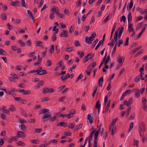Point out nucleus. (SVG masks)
Segmentation results:
<instances>
[{"label":"nucleus","instance_id":"obj_1","mask_svg":"<svg viewBox=\"0 0 147 147\" xmlns=\"http://www.w3.org/2000/svg\"><path fill=\"white\" fill-rule=\"evenodd\" d=\"M51 115H48L47 113L45 114L42 117L43 122V123L46 122L49 119L51 118Z\"/></svg>","mask_w":147,"mask_h":147},{"label":"nucleus","instance_id":"obj_2","mask_svg":"<svg viewBox=\"0 0 147 147\" xmlns=\"http://www.w3.org/2000/svg\"><path fill=\"white\" fill-rule=\"evenodd\" d=\"M94 36H91L89 38H88V36H86L85 38L86 42V43L91 44L92 43L91 41H92L94 40Z\"/></svg>","mask_w":147,"mask_h":147},{"label":"nucleus","instance_id":"obj_3","mask_svg":"<svg viewBox=\"0 0 147 147\" xmlns=\"http://www.w3.org/2000/svg\"><path fill=\"white\" fill-rule=\"evenodd\" d=\"M25 133L22 131H18L17 132V137L20 138L21 137L23 138L25 137Z\"/></svg>","mask_w":147,"mask_h":147},{"label":"nucleus","instance_id":"obj_4","mask_svg":"<svg viewBox=\"0 0 147 147\" xmlns=\"http://www.w3.org/2000/svg\"><path fill=\"white\" fill-rule=\"evenodd\" d=\"M27 12L28 14L29 17L32 19L33 22H34L35 19L34 17V15L31 11L30 10H28L27 11Z\"/></svg>","mask_w":147,"mask_h":147},{"label":"nucleus","instance_id":"obj_5","mask_svg":"<svg viewBox=\"0 0 147 147\" xmlns=\"http://www.w3.org/2000/svg\"><path fill=\"white\" fill-rule=\"evenodd\" d=\"M63 32H62L60 34V36L61 37H68V34L67 31L65 30H63Z\"/></svg>","mask_w":147,"mask_h":147},{"label":"nucleus","instance_id":"obj_6","mask_svg":"<svg viewBox=\"0 0 147 147\" xmlns=\"http://www.w3.org/2000/svg\"><path fill=\"white\" fill-rule=\"evenodd\" d=\"M92 53L88 54L86 56L84 57L83 59V61L84 63L87 62L90 59V56L91 55Z\"/></svg>","mask_w":147,"mask_h":147},{"label":"nucleus","instance_id":"obj_7","mask_svg":"<svg viewBox=\"0 0 147 147\" xmlns=\"http://www.w3.org/2000/svg\"><path fill=\"white\" fill-rule=\"evenodd\" d=\"M104 81L103 76H102L99 80L98 82V85L99 87H102V83Z\"/></svg>","mask_w":147,"mask_h":147},{"label":"nucleus","instance_id":"obj_8","mask_svg":"<svg viewBox=\"0 0 147 147\" xmlns=\"http://www.w3.org/2000/svg\"><path fill=\"white\" fill-rule=\"evenodd\" d=\"M18 127L20 128L21 130H22L23 131L25 132L27 130V127L24 124H22L21 125H19Z\"/></svg>","mask_w":147,"mask_h":147},{"label":"nucleus","instance_id":"obj_9","mask_svg":"<svg viewBox=\"0 0 147 147\" xmlns=\"http://www.w3.org/2000/svg\"><path fill=\"white\" fill-rule=\"evenodd\" d=\"M35 44L36 45V46L37 47L40 46L42 47L43 48H44V47L42 46L43 45L42 44L43 43L42 42H41L40 41H35Z\"/></svg>","mask_w":147,"mask_h":147},{"label":"nucleus","instance_id":"obj_10","mask_svg":"<svg viewBox=\"0 0 147 147\" xmlns=\"http://www.w3.org/2000/svg\"><path fill=\"white\" fill-rule=\"evenodd\" d=\"M20 3L19 1H12L11 3V5L14 7L16 6H19Z\"/></svg>","mask_w":147,"mask_h":147},{"label":"nucleus","instance_id":"obj_11","mask_svg":"<svg viewBox=\"0 0 147 147\" xmlns=\"http://www.w3.org/2000/svg\"><path fill=\"white\" fill-rule=\"evenodd\" d=\"M112 14H109L107 17L103 21L104 23H106L109 19H111L112 18Z\"/></svg>","mask_w":147,"mask_h":147},{"label":"nucleus","instance_id":"obj_12","mask_svg":"<svg viewBox=\"0 0 147 147\" xmlns=\"http://www.w3.org/2000/svg\"><path fill=\"white\" fill-rule=\"evenodd\" d=\"M20 112L22 115L25 117H27L28 115L22 108H20Z\"/></svg>","mask_w":147,"mask_h":147},{"label":"nucleus","instance_id":"obj_13","mask_svg":"<svg viewBox=\"0 0 147 147\" xmlns=\"http://www.w3.org/2000/svg\"><path fill=\"white\" fill-rule=\"evenodd\" d=\"M131 20L132 15L131 12H129V13L127 17V20L129 23L131 22Z\"/></svg>","mask_w":147,"mask_h":147},{"label":"nucleus","instance_id":"obj_14","mask_svg":"<svg viewBox=\"0 0 147 147\" xmlns=\"http://www.w3.org/2000/svg\"><path fill=\"white\" fill-rule=\"evenodd\" d=\"M133 1L132 0H131L130 1V2L129 3V8H128V6H127V9H128V11L129 12H130V11L132 7L133 6Z\"/></svg>","mask_w":147,"mask_h":147},{"label":"nucleus","instance_id":"obj_15","mask_svg":"<svg viewBox=\"0 0 147 147\" xmlns=\"http://www.w3.org/2000/svg\"><path fill=\"white\" fill-rule=\"evenodd\" d=\"M140 90L139 89H138L136 90V91L135 93V96L137 98H139L140 97Z\"/></svg>","mask_w":147,"mask_h":147},{"label":"nucleus","instance_id":"obj_16","mask_svg":"<svg viewBox=\"0 0 147 147\" xmlns=\"http://www.w3.org/2000/svg\"><path fill=\"white\" fill-rule=\"evenodd\" d=\"M49 111V110L48 109H43L40 112L39 114H41L42 113H45L48 112Z\"/></svg>","mask_w":147,"mask_h":147},{"label":"nucleus","instance_id":"obj_17","mask_svg":"<svg viewBox=\"0 0 147 147\" xmlns=\"http://www.w3.org/2000/svg\"><path fill=\"white\" fill-rule=\"evenodd\" d=\"M1 17L2 19L4 20H7V16L5 13H2L1 15Z\"/></svg>","mask_w":147,"mask_h":147},{"label":"nucleus","instance_id":"obj_18","mask_svg":"<svg viewBox=\"0 0 147 147\" xmlns=\"http://www.w3.org/2000/svg\"><path fill=\"white\" fill-rule=\"evenodd\" d=\"M50 89L49 88L46 87L43 90V92L44 94H46L47 93L49 92Z\"/></svg>","mask_w":147,"mask_h":147},{"label":"nucleus","instance_id":"obj_19","mask_svg":"<svg viewBox=\"0 0 147 147\" xmlns=\"http://www.w3.org/2000/svg\"><path fill=\"white\" fill-rule=\"evenodd\" d=\"M82 123H81L76 126L75 128L74 131H76L80 129L82 126Z\"/></svg>","mask_w":147,"mask_h":147},{"label":"nucleus","instance_id":"obj_20","mask_svg":"<svg viewBox=\"0 0 147 147\" xmlns=\"http://www.w3.org/2000/svg\"><path fill=\"white\" fill-rule=\"evenodd\" d=\"M31 142L33 144H39V141L38 140H31Z\"/></svg>","mask_w":147,"mask_h":147},{"label":"nucleus","instance_id":"obj_21","mask_svg":"<svg viewBox=\"0 0 147 147\" xmlns=\"http://www.w3.org/2000/svg\"><path fill=\"white\" fill-rule=\"evenodd\" d=\"M74 50V48L73 47L69 48L66 49L65 51L67 52H70Z\"/></svg>","mask_w":147,"mask_h":147},{"label":"nucleus","instance_id":"obj_22","mask_svg":"<svg viewBox=\"0 0 147 147\" xmlns=\"http://www.w3.org/2000/svg\"><path fill=\"white\" fill-rule=\"evenodd\" d=\"M16 144L18 146H24L25 144L22 141H19L16 143Z\"/></svg>","mask_w":147,"mask_h":147},{"label":"nucleus","instance_id":"obj_23","mask_svg":"<svg viewBox=\"0 0 147 147\" xmlns=\"http://www.w3.org/2000/svg\"><path fill=\"white\" fill-rule=\"evenodd\" d=\"M74 27L73 25H71L70 27L69 30L70 33H73L74 31Z\"/></svg>","mask_w":147,"mask_h":147},{"label":"nucleus","instance_id":"obj_24","mask_svg":"<svg viewBox=\"0 0 147 147\" xmlns=\"http://www.w3.org/2000/svg\"><path fill=\"white\" fill-rule=\"evenodd\" d=\"M75 124L74 123H69L68 125V128H69L73 129L74 127Z\"/></svg>","mask_w":147,"mask_h":147},{"label":"nucleus","instance_id":"obj_25","mask_svg":"<svg viewBox=\"0 0 147 147\" xmlns=\"http://www.w3.org/2000/svg\"><path fill=\"white\" fill-rule=\"evenodd\" d=\"M88 119L90 121V124H91L93 122L92 118L91 117V116L90 114H89L88 115Z\"/></svg>","mask_w":147,"mask_h":147},{"label":"nucleus","instance_id":"obj_26","mask_svg":"<svg viewBox=\"0 0 147 147\" xmlns=\"http://www.w3.org/2000/svg\"><path fill=\"white\" fill-rule=\"evenodd\" d=\"M101 45H102V40H100L99 42L98 43L97 45L95 48V50H96Z\"/></svg>","mask_w":147,"mask_h":147},{"label":"nucleus","instance_id":"obj_27","mask_svg":"<svg viewBox=\"0 0 147 147\" xmlns=\"http://www.w3.org/2000/svg\"><path fill=\"white\" fill-rule=\"evenodd\" d=\"M117 61L119 63H121V64L123 63V62H122V58L121 56L119 55V57L117 59Z\"/></svg>","mask_w":147,"mask_h":147},{"label":"nucleus","instance_id":"obj_28","mask_svg":"<svg viewBox=\"0 0 147 147\" xmlns=\"http://www.w3.org/2000/svg\"><path fill=\"white\" fill-rule=\"evenodd\" d=\"M100 101H98L96 104V107L97 109H100Z\"/></svg>","mask_w":147,"mask_h":147},{"label":"nucleus","instance_id":"obj_29","mask_svg":"<svg viewBox=\"0 0 147 147\" xmlns=\"http://www.w3.org/2000/svg\"><path fill=\"white\" fill-rule=\"evenodd\" d=\"M143 23V22H141L138 24V26H137L136 28V30H139L141 28Z\"/></svg>","mask_w":147,"mask_h":147},{"label":"nucleus","instance_id":"obj_30","mask_svg":"<svg viewBox=\"0 0 147 147\" xmlns=\"http://www.w3.org/2000/svg\"><path fill=\"white\" fill-rule=\"evenodd\" d=\"M98 39H97L95 40V41L93 42V44H92V48H93L96 45L97 43L98 42Z\"/></svg>","mask_w":147,"mask_h":147},{"label":"nucleus","instance_id":"obj_31","mask_svg":"<svg viewBox=\"0 0 147 147\" xmlns=\"http://www.w3.org/2000/svg\"><path fill=\"white\" fill-rule=\"evenodd\" d=\"M119 117H117L115 120L113 119L111 122L112 125H114L116 121L118 120Z\"/></svg>","mask_w":147,"mask_h":147},{"label":"nucleus","instance_id":"obj_32","mask_svg":"<svg viewBox=\"0 0 147 147\" xmlns=\"http://www.w3.org/2000/svg\"><path fill=\"white\" fill-rule=\"evenodd\" d=\"M126 18L124 16H122L120 18V21L121 22L123 21V22H125L126 21Z\"/></svg>","mask_w":147,"mask_h":147},{"label":"nucleus","instance_id":"obj_33","mask_svg":"<svg viewBox=\"0 0 147 147\" xmlns=\"http://www.w3.org/2000/svg\"><path fill=\"white\" fill-rule=\"evenodd\" d=\"M110 59V56L109 55L107 56V57L106 60H105V62L104 63V65H106L108 63Z\"/></svg>","mask_w":147,"mask_h":147},{"label":"nucleus","instance_id":"obj_34","mask_svg":"<svg viewBox=\"0 0 147 147\" xmlns=\"http://www.w3.org/2000/svg\"><path fill=\"white\" fill-rule=\"evenodd\" d=\"M118 36V31H116L114 34V39L115 40H117V37Z\"/></svg>","mask_w":147,"mask_h":147},{"label":"nucleus","instance_id":"obj_35","mask_svg":"<svg viewBox=\"0 0 147 147\" xmlns=\"http://www.w3.org/2000/svg\"><path fill=\"white\" fill-rule=\"evenodd\" d=\"M19 122L21 123H25L27 122L24 119H19Z\"/></svg>","mask_w":147,"mask_h":147},{"label":"nucleus","instance_id":"obj_36","mask_svg":"<svg viewBox=\"0 0 147 147\" xmlns=\"http://www.w3.org/2000/svg\"><path fill=\"white\" fill-rule=\"evenodd\" d=\"M83 76V75L82 74H80L78 77L76 82H77L78 80H80L82 78Z\"/></svg>","mask_w":147,"mask_h":147},{"label":"nucleus","instance_id":"obj_37","mask_svg":"<svg viewBox=\"0 0 147 147\" xmlns=\"http://www.w3.org/2000/svg\"><path fill=\"white\" fill-rule=\"evenodd\" d=\"M54 46L52 45L51 46V48L50 49V52L52 53H53L54 51Z\"/></svg>","mask_w":147,"mask_h":147},{"label":"nucleus","instance_id":"obj_38","mask_svg":"<svg viewBox=\"0 0 147 147\" xmlns=\"http://www.w3.org/2000/svg\"><path fill=\"white\" fill-rule=\"evenodd\" d=\"M71 132L70 131L65 132L64 133V135L67 136H71Z\"/></svg>","mask_w":147,"mask_h":147},{"label":"nucleus","instance_id":"obj_39","mask_svg":"<svg viewBox=\"0 0 147 147\" xmlns=\"http://www.w3.org/2000/svg\"><path fill=\"white\" fill-rule=\"evenodd\" d=\"M1 109L3 113L9 114V111L8 110H7V109L3 108H2Z\"/></svg>","mask_w":147,"mask_h":147},{"label":"nucleus","instance_id":"obj_40","mask_svg":"<svg viewBox=\"0 0 147 147\" xmlns=\"http://www.w3.org/2000/svg\"><path fill=\"white\" fill-rule=\"evenodd\" d=\"M75 45L76 47H79L81 46L79 41L78 40H76L75 41Z\"/></svg>","mask_w":147,"mask_h":147},{"label":"nucleus","instance_id":"obj_41","mask_svg":"<svg viewBox=\"0 0 147 147\" xmlns=\"http://www.w3.org/2000/svg\"><path fill=\"white\" fill-rule=\"evenodd\" d=\"M1 90H3V91H5V92L7 94H9V95H10L11 94V92H14L13 91V90H11V91L10 92H9V91H7L5 89H1Z\"/></svg>","mask_w":147,"mask_h":147},{"label":"nucleus","instance_id":"obj_42","mask_svg":"<svg viewBox=\"0 0 147 147\" xmlns=\"http://www.w3.org/2000/svg\"><path fill=\"white\" fill-rule=\"evenodd\" d=\"M143 51L142 49L140 50V51L136 54V56L137 57L140 54L143 53Z\"/></svg>","mask_w":147,"mask_h":147},{"label":"nucleus","instance_id":"obj_43","mask_svg":"<svg viewBox=\"0 0 147 147\" xmlns=\"http://www.w3.org/2000/svg\"><path fill=\"white\" fill-rule=\"evenodd\" d=\"M131 92V91L130 90H126L125 92L123 93V94L125 96L127 94L130 93Z\"/></svg>","mask_w":147,"mask_h":147},{"label":"nucleus","instance_id":"obj_44","mask_svg":"<svg viewBox=\"0 0 147 147\" xmlns=\"http://www.w3.org/2000/svg\"><path fill=\"white\" fill-rule=\"evenodd\" d=\"M4 143V140L3 138H1L0 139V147L2 146Z\"/></svg>","mask_w":147,"mask_h":147},{"label":"nucleus","instance_id":"obj_45","mask_svg":"<svg viewBox=\"0 0 147 147\" xmlns=\"http://www.w3.org/2000/svg\"><path fill=\"white\" fill-rule=\"evenodd\" d=\"M140 75H138L134 79V81L135 82H138L139 81V79L140 78Z\"/></svg>","mask_w":147,"mask_h":147},{"label":"nucleus","instance_id":"obj_46","mask_svg":"<svg viewBox=\"0 0 147 147\" xmlns=\"http://www.w3.org/2000/svg\"><path fill=\"white\" fill-rule=\"evenodd\" d=\"M57 9L59 10V9L57 7H53L51 9V11L52 12V13H53V15L54 13V12H55V11H56Z\"/></svg>","mask_w":147,"mask_h":147},{"label":"nucleus","instance_id":"obj_47","mask_svg":"<svg viewBox=\"0 0 147 147\" xmlns=\"http://www.w3.org/2000/svg\"><path fill=\"white\" fill-rule=\"evenodd\" d=\"M42 131L41 129L38 128L34 129V132L35 133H39Z\"/></svg>","mask_w":147,"mask_h":147},{"label":"nucleus","instance_id":"obj_48","mask_svg":"<svg viewBox=\"0 0 147 147\" xmlns=\"http://www.w3.org/2000/svg\"><path fill=\"white\" fill-rule=\"evenodd\" d=\"M133 141L134 144L136 146H138V144L139 143L138 141L137 140L134 139Z\"/></svg>","mask_w":147,"mask_h":147},{"label":"nucleus","instance_id":"obj_49","mask_svg":"<svg viewBox=\"0 0 147 147\" xmlns=\"http://www.w3.org/2000/svg\"><path fill=\"white\" fill-rule=\"evenodd\" d=\"M30 91L29 90H28L26 91L25 90H24L23 93L24 94H29L30 93Z\"/></svg>","mask_w":147,"mask_h":147},{"label":"nucleus","instance_id":"obj_50","mask_svg":"<svg viewBox=\"0 0 147 147\" xmlns=\"http://www.w3.org/2000/svg\"><path fill=\"white\" fill-rule=\"evenodd\" d=\"M137 10L138 12H140L142 14H143L144 12L142 9L140 7H138L137 8Z\"/></svg>","mask_w":147,"mask_h":147},{"label":"nucleus","instance_id":"obj_51","mask_svg":"<svg viewBox=\"0 0 147 147\" xmlns=\"http://www.w3.org/2000/svg\"><path fill=\"white\" fill-rule=\"evenodd\" d=\"M116 47H117L116 44H115V45L114 47L113 48V51H112V52L111 54H112V55H113L114 54V53H115V51H116Z\"/></svg>","mask_w":147,"mask_h":147},{"label":"nucleus","instance_id":"obj_52","mask_svg":"<svg viewBox=\"0 0 147 147\" xmlns=\"http://www.w3.org/2000/svg\"><path fill=\"white\" fill-rule=\"evenodd\" d=\"M52 64L51 61V60H49L47 61V67L50 66Z\"/></svg>","mask_w":147,"mask_h":147},{"label":"nucleus","instance_id":"obj_53","mask_svg":"<svg viewBox=\"0 0 147 147\" xmlns=\"http://www.w3.org/2000/svg\"><path fill=\"white\" fill-rule=\"evenodd\" d=\"M123 42V41L121 39L119 40L118 42V47H119L120 45L122 44Z\"/></svg>","mask_w":147,"mask_h":147},{"label":"nucleus","instance_id":"obj_54","mask_svg":"<svg viewBox=\"0 0 147 147\" xmlns=\"http://www.w3.org/2000/svg\"><path fill=\"white\" fill-rule=\"evenodd\" d=\"M94 143L93 144H97V142L98 140V136H94Z\"/></svg>","mask_w":147,"mask_h":147},{"label":"nucleus","instance_id":"obj_55","mask_svg":"<svg viewBox=\"0 0 147 147\" xmlns=\"http://www.w3.org/2000/svg\"><path fill=\"white\" fill-rule=\"evenodd\" d=\"M120 30V31H119V34H122L123 31L124 30V28L123 27H122L121 28V30H120V28H119L118 29V30Z\"/></svg>","mask_w":147,"mask_h":147},{"label":"nucleus","instance_id":"obj_56","mask_svg":"<svg viewBox=\"0 0 147 147\" xmlns=\"http://www.w3.org/2000/svg\"><path fill=\"white\" fill-rule=\"evenodd\" d=\"M124 105H126L128 107L130 105V104L128 103V101L126 100H125L123 102V104Z\"/></svg>","mask_w":147,"mask_h":147},{"label":"nucleus","instance_id":"obj_57","mask_svg":"<svg viewBox=\"0 0 147 147\" xmlns=\"http://www.w3.org/2000/svg\"><path fill=\"white\" fill-rule=\"evenodd\" d=\"M22 40H18V42L19 43L21 44V46L22 47H24L25 46V45L24 42H22Z\"/></svg>","mask_w":147,"mask_h":147},{"label":"nucleus","instance_id":"obj_58","mask_svg":"<svg viewBox=\"0 0 147 147\" xmlns=\"http://www.w3.org/2000/svg\"><path fill=\"white\" fill-rule=\"evenodd\" d=\"M1 118L3 119H5L6 117L5 115L3 113L1 114Z\"/></svg>","mask_w":147,"mask_h":147},{"label":"nucleus","instance_id":"obj_59","mask_svg":"<svg viewBox=\"0 0 147 147\" xmlns=\"http://www.w3.org/2000/svg\"><path fill=\"white\" fill-rule=\"evenodd\" d=\"M144 65H143L142 67H141L139 70V71L141 73H143L144 71Z\"/></svg>","mask_w":147,"mask_h":147},{"label":"nucleus","instance_id":"obj_60","mask_svg":"<svg viewBox=\"0 0 147 147\" xmlns=\"http://www.w3.org/2000/svg\"><path fill=\"white\" fill-rule=\"evenodd\" d=\"M9 109L11 111H14L16 110L15 108L14 107V106L13 105L11 106V107L9 108Z\"/></svg>","mask_w":147,"mask_h":147},{"label":"nucleus","instance_id":"obj_61","mask_svg":"<svg viewBox=\"0 0 147 147\" xmlns=\"http://www.w3.org/2000/svg\"><path fill=\"white\" fill-rule=\"evenodd\" d=\"M11 75L14 78H16L18 79H19V78L18 77V76L15 74H11Z\"/></svg>","mask_w":147,"mask_h":147},{"label":"nucleus","instance_id":"obj_62","mask_svg":"<svg viewBox=\"0 0 147 147\" xmlns=\"http://www.w3.org/2000/svg\"><path fill=\"white\" fill-rule=\"evenodd\" d=\"M125 70L124 68H123V69H122L121 70L120 73L119 74V75H118V76H120L125 71Z\"/></svg>","mask_w":147,"mask_h":147},{"label":"nucleus","instance_id":"obj_63","mask_svg":"<svg viewBox=\"0 0 147 147\" xmlns=\"http://www.w3.org/2000/svg\"><path fill=\"white\" fill-rule=\"evenodd\" d=\"M58 64L59 65V66L60 67H61L62 65H63V62L62 60H61L58 63Z\"/></svg>","mask_w":147,"mask_h":147},{"label":"nucleus","instance_id":"obj_64","mask_svg":"<svg viewBox=\"0 0 147 147\" xmlns=\"http://www.w3.org/2000/svg\"><path fill=\"white\" fill-rule=\"evenodd\" d=\"M7 26L8 29L10 30H11L13 29L12 26L10 25L9 24V23H8L7 24Z\"/></svg>","mask_w":147,"mask_h":147}]
</instances>
